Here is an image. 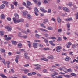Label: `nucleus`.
Here are the masks:
<instances>
[{"label": "nucleus", "mask_w": 78, "mask_h": 78, "mask_svg": "<svg viewBox=\"0 0 78 78\" xmlns=\"http://www.w3.org/2000/svg\"><path fill=\"white\" fill-rule=\"evenodd\" d=\"M72 20V18H69L68 19H66V21H70V20Z\"/></svg>", "instance_id": "nucleus-38"}, {"label": "nucleus", "mask_w": 78, "mask_h": 78, "mask_svg": "<svg viewBox=\"0 0 78 78\" xmlns=\"http://www.w3.org/2000/svg\"><path fill=\"white\" fill-rule=\"evenodd\" d=\"M76 19H78V12L76 15Z\"/></svg>", "instance_id": "nucleus-63"}, {"label": "nucleus", "mask_w": 78, "mask_h": 78, "mask_svg": "<svg viewBox=\"0 0 78 78\" xmlns=\"http://www.w3.org/2000/svg\"><path fill=\"white\" fill-rule=\"evenodd\" d=\"M15 61L16 63H18V59H17V58H15Z\"/></svg>", "instance_id": "nucleus-58"}, {"label": "nucleus", "mask_w": 78, "mask_h": 78, "mask_svg": "<svg viewBox=\"0 0 78 78\" xmlns=\"http://www.w3.org/2000/svg\"><path fill=\"white\" fill-rule=\"evenodd\" d=\"M57 21L58 23H61V20L59 16H58L57 17Z\"/></svg>", "instance_id": "nucleus-8"}, {"label": "nucleus", "mask_w": 78, "mask_h": 78, "mask_svg": "<svg viewBox=\"0 0 78 78\" xmlns=\"http://www.w3.org/2000/svg\"><path fill=\"white\" fill-rule=\"evenodd\" d=\"M13 5H15V6H17V2H15L13 3Z\"/></svg>", "instance_id": "nucleus-42"}, {"label": "nucleus", "mask_w": 78, "mask_h": 78, "mask_svg": "<svg viewBox=\"0 0 78 78\" xmlns=\"http://www.w3.org/2000/svg\"><path fill=\"white\" fill-rule=\"evenodd\" d=\"M0 33L1 36H3V33H4V32L3 31H0Z\"/></svg>", "instance_id": "nucleus-31"}, {"label": "nucleus", "mask_w": 78, "mask_h": 78, "mask_svg": "<svg viewBox=\"0 0 78 78\" xmlns=\"http://www.w3.org/2000/svg\"><path fill=\"white\" fill-rule=\"evenodd\" d=\"M25 51V49H20V51L21 52H23V51Z\"/></svg>", "instance_id": "nucleus-57"}, {"label": "nucleus", "mask_w": 78, "mask_h": 78, "mask_svg": "<svg viewBox=\"0 0 78 78\" xmlns=\"http://www.w3.org/2000/svg\"><path fill=\"white\" fill-rule=\"evenodd\" d=\"M27 17L28 19H30V18H31V15L29 14H28L27 16Z\"/></svg>", "instance_id": "nucleus-36"}, {"label": "nucleus", "mask_w": 78, "mask_h": 78, "mask_svg": "<svg viewBox=\"0 0 78 78\" xmlns=\"http://www.w3.org/2000/svg\"><path fill=\"white\" fill-rule=\"evenodd\" d=\"M41 26V27H43V28H46V27L45 26H44V24H40Z\"/></svg>", "instance_id": "nucleus-32"}, {"label": "nucleus", "mask_w": 78, "mask_h": 78, "mask_svg": "<svg viewBox=\"0 0 78 78\" xmlns=\"http://www.w3.org/2000/svg\"><path fill=\"white\" fill-rule=\"evenodd\" d=\"M27 75H28V76H31L32 74L31 73H28Z\"/></svg>", "instance_id": "nucleus-60"}, {"label": "nucleus", "mask_w": 78, "mask_h": 78, "mask_svg": "<svg viewBox=\"0 0 78 78\" xmlns=\"http://www.w3.org/2000/svg\"><path fill=\"white\" fill-rule=\"evenodd\" d=\"M11 37H12V35H9L7 37L5 38V39L6 41H10L11 39Z\"/></svg>", "instance_id": "nucleus-3"}, {"label": "nucleus", "mask_w": 78, "mask_h": 78, "mask_svg": "<svg viewBox=\"0 0 78 78\" xmlns=\"http://www.w3.org/2000/svg\"><path fill=\"white\" fill-rule=\"evenodd\" d=\"M70 59V58L68 57V56H67L66 57V58H65V60L66 61H69V60Z\"/></svg>", "instance_id": "nucleus-14"}, {"label": "nucleus", "mask_w": 78, "mask_h": 78, "mask_svg": "<svg viewBox=\"0 0 78 78\" xmlns=\"http://www.w3.org/2000/svg\"><path fill=\"white\" fill-rule=\"evenodd\" d=\"M71 75L73 76H76V74H75V73H71Z\"/></svg>", "instance_id": "nucleus-48"}, {"label": "nucleus", "mask_w": 78, "mask_h": 78, "mask_svg": "<svg viewBox=\"0 0 78 78\" xmlns=\"http://www.w3.org/2000/svg\"><path fill=\"white\" fill-rule=\"evenodd\" d=\"M30 66V65H29V64H27L25 65L24 66V67H28V66Z\"/></svg>", "instance_id": "nucleus-54"}, {"label": "nucleus", "mask_w": 78, "mask_h": 78, "mask_svg": "<svg viewBox=\"0 0 78 78\" xmlns=\"http://www.w3.org/2000/svg\"><path fill=\"white\" fill-rule=\"evenodd\" d=\"M57 78H62L61 75H59L58 77L57 76Z\"/></svg>", "instance_id": "nucleus-61"}, {"label": "nucleus", "mask_w": 78, "mask_h": 78, "mask_svg": "<svg viewBox=\"0 0 78 78\" xmlns=\"http://www.w3.org/2000/svg\"><path fill=\"white\" fill-rule=\"evenodd\" d=\"M62 70L65 72V73H67V72L66 71V70H67V69L66 68H65L64 67H62Z\"/></svg>", "instance_id": "nucleus-12"}, {"label": "nucleus", "mask_w": 78, "mask_h": 78, "mask_svg": "<svg viewBox=\"0 0 78 78\" xmlns=\"http://www.w3.org/2000/svg\"><path fill=\"white\" fill-rule=\"evenodd\" d=\"M68 5V6H72V2H69Z\"/></svg>", "instance_id": "nucleus-44"}, {"label": "nucleus", "mask_w": 78, "mask_h": 78, "mask_svg": "<svg viewBox=\"0 0 78 78\" xmlns=\"http://www.w3.org/2000/svg\"><path fill=\"white\" fill-rule=\"evenodd\" d=\"M34 66L35 67H37L35 69L36 70H41V68H40V66L41 65H40L38 64H36L34 65Z\"/></svg>", "instance_id": "nucleus-4"}, {"label": "nucleus", "mask_w": 78, "mask_h": 78, "mask_svg": "<svg viewBox=\"0 0 78 78\" xmlns=\"http://www.w3.org/2000/svg\"><path fill=\"white\" fill-rule=\"evenodd\" d=\"M5 15L3 14H1V18L2 19H5Z\"/></svg>", "instance_id": "nucleus-23"}, {"label": "nucleus", "mask_w": 78, "mask_h": 78, "mask_svg": "<svg viewBox=\"0 0 78 78\" xmlns=\"http://www.w3.org/2000/svg\"><path fill=\"white\" fill-rule=\"evenodd\" d=\"M27 6H30V5H31V3L30 2L28 1H27Z\"/></svg>", "instance_id": "nucleus-15"}, {"label": "nucleus", "mask_w": 78, "mask_h": 78, "mask_svg": "<svg viewBox=\"0 0 78 78\" xmlns=\"http://www.w3.org/2000/svg\"><path fill=\"white\" fill-rule=\"evenodd\" d=\"M2 3L5 4V5H8V2L5 1H2Z\"/></svg>", "instance_id": "nucleus-21"}, {"label": "nucleus", "mask_w": 78, "mask_h": 78, "mask_svg": "<svg viewBox=\"0 0 78 78\" xmlns=\"http://www.w3.org/2000/svg\"><path fill=\"white\" fill-rule=\"evenodd\" d=\"M10 6H11V8H12V9H14V5L12 4H11L10 5Z\"/></svg>", "instance_id": "nucleus-49"}, {"label": "nucleus", "mask_w": 78, "mask_h": 78, "mask_svg": "<svg viewBox=\"0 0 78 78\" xmlns=\"http://www.w3.org/2000/svg\"><path fill=\"white\" fill-rule=\"evenodd\" d=\"M41 60H43L44 61H48V59L46 58H41Z\"/></svg>", "instance_id": "nucleus-24"}, {"label": "nucleus", "mask_w": 78, "mask_h": 78, "mask_svg": "<svg viewBox=\"0 0 78 78\" xmlns=\"http://www.w3.org/2000/svg\"><path fill=\"white\" fill-rule=\"evenodd\" d=\"M20 37H23V38L24 39H26L28 37L27 35L23 36H20Z\"/></svg>", "instance_id": "nucleus-28"}, {"label": "nucleus", "mask_w": 78, "mask_h": 78, "mask_svg": "<svg viewBox=\"0 0 78 78\" xmlns=\"http://www.w3.org/2000/svg\"><path fill=\"white\" fill-rule=\"evenodd\" d=\"M50 39H56V38L55 37H51Z\"/></svg>", "instance_id": "nucleus-47"}, {"label": "nucleus", "mask_w": 78, "mask_h": 78, "mask_svg": "<svg viewBox=\"0 0 78 78\" xmlns=\"http://www.w3.org/2000/svg\"><path fill=\"white\" fill-rule=\"evenodd\" d=\"M28 14V11H25L23 13V16H27V14Z\"/></svg>", "instance_id": "nucleus-11"}, {"label": "nucleus", "mask_w": 78, "mask_h": 78, "mask_svg": "<svg viewBox=\"0 0 78 78\" xmlns=\"http://www.w3.org/2000/svg\"><path fill=\"white\" fill-rule=\"evenodd\" d=\"M0 76L2 78H6V76L4 74H0Z\"/></svg>", "instance_id": "nucleus-19"}, {"label": "nucleus", "mask_w": 78, "mask_h": 78, "mask_svg": "<svg viewBox=\"0 0 78 78\" xmlns=\"http://www.w3.org/2000/svg\"><path fill=\"white\" fill-rule=\"evenodd\" d=\"M5 28L7 30V31H11V30H12V28L10 26H7L5 27Z\"/></svg>", "instance_id": "nucleus-2"}, {"label": "nucleus", "mask_w": 78, "mask_h": 78, "mask_svg": "<svg viewBox=\"0 0 78 78\" xmlns=\"http://www.w3.org/2000/svg\"><path fill=\"white\" fill-rule=\"evenodd\" d=\"M7 19V20H8V21H11V18L10 17H8Z\"/></svg>", "instance_id": "nucleus-50"}, {"label": "nucleus", "mask_w": 78, "mask_h": 78, "mask_svg": "<svg viewBox=\"0 0 78 78\" xmlns=\"http://www.w3.org/2000/svg\"><path fill=\"white\" fill-rule=\"evenodd\" d=\"M24 58H25V59H27V60H29V59H30V57H28V55L24 56Z\"/></svg>", "instance_id": "nucleus-30"}, {"label": "nucleus", "mask_w": 78, "mask_h": 78, "mask_svg": "<svg viewBox=\"0 0 78 78\" xmlns=\"http://www.w3.org/2000/svg\"><path fill=\"white\" fill-rule=\"evenodd\" d=\"M5 7V5L3 4L1 5L0 6V9H3Z\"/></svg>", "instance_id": "nucleus-10"}, {"label": "nucleus", "mask_w": 78, "mask_h": 78, "mask_svg": "<svg viewBox=\"0 0 78 78\" xmlns=\"http://www.w3.org/2000/svg\"><path fill=\"white\" fill-rule=\"evenodd\" d=\"M57 41H62V39L61 37H58V38L57 39Z\"/></svg>", "instance_id": "nucleus-26"}, {"label": "nucleus", "mask_w": 78, "mask_h": 78, "mask_svg": "<svg viewBox=\"0 0 78 78\" xmlns=\"http://www.w3.org/2000/svg\"><path fill=\"white\" fill-rule=\"evenodd\" d=\"M63 10H64V11H67V12H69V10L68 9V8L66 7H63Z\"/></svg>", "instance_id": "nucleus-20"}, {"label": "nucleus", "mask_w": 78, "mask_h": 78, "mask_svg": "<svg viewBox=\"0 0 78 78\" xmlns=\"http://www.w3.org/2000/svg\"><path fill=\"white\" fill-rule=\"evenodd\" d=\"M35 3H37L38 1L37 0H32Z\"/></svg>", "instance_id": "nucleus-45"}, {"label": "nucleus", "mask_w": 78, "mask_h": 78, "mask_svg": "<svg viewBox=\"0 0 78 78\" xmlns=\"http://www.w3.org/2000/svg\"><path fill=\"white\" fill-rule=\"evenodd\" d=\"M49 43L52 45V46H53V47L55 46V44L53 43V41L51 40L49 41Z\"/></svg>", "instance_id": "nucleus-9"}, {"label": "nucleus", "mask_w": 78, "mask_h": 78, "mask_svg": "<svg viewBox=\"0 0 78 78\" xmlns=\"http://www.w3.org/2000/svg\"><path fill=\"white\" fill-rule=\"evenodd\" d=\"M22 78H28L26 76H22Z\"/></svg>", "instance_id": "nucleus-64"}, {"label": "nucleus", "mask_w": 78, "mask_h": 78, "mask_svg": "<svg viewBox=\"0 0 78 78\" xmlns=\"http://www.w3.org/2000/svg\"><path fill=\"white\" fill-rule=\"evenodd\" d=\"M75 45H76L75 44H73L72 45V47L73 48V49H74V48H75Z\"/></svg>", "instance_id": "nucleus-46"}, {"label": "nucleus", "mask_w": 78, "mask_h": 78, "mask_svg": "<svg viewBox=\"0 0 78 78\" xmlns=\"http://www.w3.org/2000/svg\"><path fill=\"white\" fill-rule=\"evenodd\" d=\"M44 21L45 22H48V20L47 19H45Z\"/></svg>", "instance_id": "nucleus-59"}, {"label": "nucleus", "mask_w": 78, "mask_h": 78, "mask_svg": "<svg viewBox=\"0 0 78 78\" xmlns=\"http://www.w3.org/2000/svg\"><path fill=\"white\" fill-rule=\"evenodd\" d=\"M13 20L14 22V23H16L17 22H18V23L20 22V20H17H17L15 18H13Z\"/></svg>", "instance_id": "nucleus-7"}, {"label": "nucleus", "mask_w": 78, "mask_h": 78, "mask_svg": "<svg viewBox=\"0 0 78 78\" xmlns=\"http://www.w3.org/2000/svg\"><path fill=\"white\" fill-rule=\"evenodd\" d=\"M40 30H41V31H45V32H48V31H47L46 29H44L43 28H40Z\"/></svg>", "instance_id": "nucleus-22"}, {"label": "nucleus", "mask_w": 78, "mask_h": 78, "mask_svg": "<svg viewBox=\"0 0 78 78\" xmlns=\"http://www.w3.org/2000/svg\"><path fill=\"white\" fill-rule=\"evenodd\" d=\"M24 21V20L22 19H21L20 20V22H23Z\"/></svg>", "instance_id": "nucleus-53"}, {"label": "nucleus", "mask_w": 78, "mask_h": 78, "mask_svg": "<svg viewBox=\"0 0 78 78\" xmlns=\"http://www.w3.org/2000/svg\"><path fill=\"white\" fill-rule=\"evenodd\" d=\"M48 13H51V9H49L48 10Z\"/></svg>", "instance_id": "nucleus-37"}, {"label": "nucleus", "mask_w": 78, "mask_h": 78, "mask_svg": "<svg viewBox=\"0 0 78 78\" xmlns=\"http://www.w3.org/2000/svg\"><path fill=\"white\" fill-rule=\"evenodd\" d=\"M11 42L13 44H14V45H16V44H17V42H16V41H11Z\"/></svg>", "instance_id": "nucleus-25"}, {"label": "nucleus", "mask_w": 78, "mask_h": 78, "mask_svg": "<svg viewBox=\"0 0 78 78\" xmlns=\"http://www.w3.org/2000/svg\"><path fill=\"white\" fill-rule=\"evenodd\" d=\"M72 70V69H71V68H69L67 69V71H68V72H70V71H71Z\"/></svg>", "instance_id": "nucleus-56"}, {"label": "nucleus", "mask_w": 78, "mask_h": 78, "mask_svg": "<svg viewBox=\"0 0 78 78\" xmlns=\"http://www.w3.org/2000/svg\"><path fill=\"white\" fill-rule=\"evenodd\" d=\"M70 25L69 24H67V26L68 28H70Z\"/></svg>", "instance_id": "nucleus-51"}, {"label": "nucleus", "mask_w": 78, "mask_h": 78, "mask_svg": "<svg viewBox=\"0 0 78 78\" xmlns=\"http://www.w3.org/2000/svg\"><path fill=\"white\" fill-rule=\"evenodd\" d=\"M24 57L28 56V53L25 52V51H24Z\"/></svg>", "instance_id": "nucleus-29"}, {"label": "nucleus", "mask_w": 78, "mask_h": 78, "mask_svg": "<svg viewBox=\"0 0 78 78\" xmlns=\"http://www.w3.org/2000/svg\"><path fill=\"white\" fill-rule=\"evenodd\" d=\"M14 16L16 19L19 18V15L17 13H15L14 14Z\"/></svg>", "instance_id": "nucleus-17"}, {"label": "nucleus", "mask_w": 78, "mask_h": 78, "mask_svg": "<svg viewBox=\"0 0 78 78\" xmlns=\"http://www.w3.org/2000/svg\"><path fill=\"white\" fill-rule=\"evenodd\" d=\"M68 45H69V46H70V45H72V43H71L70 42H68Z\"/></svg>", "instance_id": "nucleus-55"}, {"label": "nucleus", "mask_w": 78, "mask_h": 78, "mask_svg": "<svg viewBox=\"0 0 78 78\" xmlns=\"http://www.w3.org/2000/svg\"><path fill=\"white\" fill-rule=\"evenodd\" d=\"M51 77H52V78H57V76H56L55 75V74H54V73L52 74L51 75Z\"/></svg>", "instance_id": "nucleus-16"}, {"label": "nucleus", "mask_w": 78, "mask_h": 78, "mask_svg": "<svg viewBox=\"0 0 78 78\" xmlns=\"http://www.w3.org/2000/svg\"><path fill=\"white\" fill-rule=\"evenodd\" d=\"M49 70L50 71H51V72H55V69H50Z\"/></svg>", "instance_id": "nucleus-35"}, {"label": "nucleus", "mask_w": 78, "mask_h": 78, "mask_svg": "<svg viewBox=\"0 0 78 78\" xmlns=\"http://www.w3.org/2000/svg\"><path fill=\"white\" fill-rule=\"evenodd\" d=\"M62 55H64L65 56H67V54L66 53L62 52L61 53Z\"/></svg>", "instance_id": "nucleus-41"}, {"label": "nucleus", "mask_w": 78, "mask_h": 78, "mask_svg": "<svg viewBox=\"0 0 78 78\" xmlns=\"http://www.w3.org/2000/svg\"><path fill=\"white\" fill-rule=\"evenodd\" d=\"M0 51L2 53H5L6 51L3 48H1Z\"/></svg>", "instance_id": "nucleus-18"}, {"label": "nucleus", "mask_w": 78, "mask_h": 78, "mask_svg": "<svg viewBox=\"0 0 78 78\" xmlns=\"http://www.w3.org/2000/svg\"><path fill=\"white\" fill-rule=\"evenodd\" d=\"M40 10L42 12H43L44 13H45L46 12H47V11L46 10H45V9H44V8L42 7H41L40 8Z\"/></svg>", "instance_id": "nucleus-5"}, {"label": "nucleus", "mask_w": 78, "mask_h": 78, "mask_svg": "<svg viewBox=\"0 0 78 78\" xmlns=\"http://www.w3.org/2000/svg\"><path fill=\"white\" fill-rule=\"evenodd\" d=\"M42 39H44V41L45 43H47V42H48V40H47V39L45 38L44 37H42Z\"/></svg>", "instance_id": "nucleus-13"}, {"label": "nucleus", "mask_w": 78, "mask_h": 78, "mask_svg": "<svg viewBox=\"0 0 78 78\" xmlns=\"http://www.w3.org/2000/svg\"><path fill=\"white\" fill-rule=\"evenodd\" d=\"M2 62H3V63H4L5 66H6V63L5 62V59H3V60H2Z\"/></svg>", "instance_id": "nucleus-39"}, {"label": "nucleus", "mask_w": 78, "mask_h": 78, "mask_svg": "<svg viewBox=\"0 0 78 78\" xmlns=\"http://www.w3.org/2000/svg\"><path fill=\"white\" fill-rule=\"evenodd\" d=\"M62 31V29H60L58 30V33H61Z\"/></svg>", "instance_id": "nucleus-52"}, {"label": "nucleus", "mask_w": 78, "mask_h": 78, "mask_svg": "<svg viewBox=\"0 0 78 78\" xmlns=\"http://www.w3.org/2000/svg\"><path fill=\"white\" fill-rule=\"evenodd\" d=\"M44 3L47 4L48 3V1L47 0H44Z\"/></svg>", "instance_id": "nucleus-33"}, {"label": "nucleus", "mask_w": 78, "mask_h": 78, "mask_svg": "<svg viewBox=\"0 0 78 78\" xmlns=\"http://www.w3.org/2000/svg\"><path fill=\"white\" fill-rule=\"evenodd\" d=\"M62 48V47L60 46H58L56 47V51L58 53H59L61 51V49Z\"/></svg>", "instance_id": "nucleus-1"}, {"label": "nucleus", "mask_w": 78, "mask_h": 78, "mask_svg": "<svg viewBox=\"0 0 78 78\" xmlns=\"http://www.w3.org/2000/svg\"><path fill=\"white\" fill-rule=\"evenodd\" d=\"M51 49H50L48 48H43V50H51Z\"/></svg>", "instance_id": "nucleus-27"}, {"label": "nucleus", "mask_w": 78, "mask_h": 78, "mask_svg": "<svg viewBox=\"0 0 78 78\" xmlns=\"http://www.w3.org/2000/svg\"><path fill=\"white\" fill-rule=\"evenodd\" d=\"M11 71L12 73H14V70L13 69H11Z\"/></svg>", "instance_id": "nucleus-62"}, {"label": "nucleus", "mask_w": 78, "mask_h": 78, "mask_svg": "<svg viewBox=\"0 0 78 78\" xmlns=\"http://www.w3.org/2000/svg\"><path fill=\"white\" fill-rule=\"evenodd\" d=\"M33 47L34 48H37V46L38 45V43H34L33 44Z\"/></svg>", "instance_id": "nucleus-6"}, {"label": "nucleus", "mask_w": 78, "mask_h": 78, "mask_svg": "<svg viewBox=\"0 0 78 78\" xmlns=\"http://www.w3.org/2000/svg\"><path fill=\"white\" fill-rule=\"evenodd\" d=\"M35 12H39V10H38V9H37V8H35V9H34Z\"/></svg>", "instance_id": "nucleus-43"}, {"label": "nucleus", "mask_w": 78, "mask_h": 78, "mask_svg": "<svg viewBox=\"0 0 78 78\" xmlns=\"http://www.w3.org/2000/svg\"><path fill=\"white\" fill-rule=\"evenodd\" d=\"M40 37V36L39 34H36L35 37L37 38H39Z\"/></svg>", "instance_id": "nucleus-34"}, {"label": "nucleus", "mask_w": 78, "mask_h": 78, "mask_svg": "<svg viewBox=\"0 0 78 78\" xmlns=\"http://www.w3.org/2000/svg\"><path fill=\"white\" fill-rule=\"evenodd\" d=\"M34 42H40V40H34Z\"/></svg>", "instance_id": "nucleus-40"}]
</instances>
